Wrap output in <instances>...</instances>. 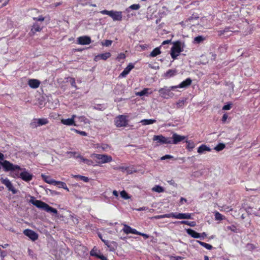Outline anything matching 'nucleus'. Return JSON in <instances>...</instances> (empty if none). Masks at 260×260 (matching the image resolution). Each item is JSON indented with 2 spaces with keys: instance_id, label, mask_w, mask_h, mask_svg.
<instances>
[{
  "instance_id": "nucleus-1",
  "label": "nucleus",
  "mask_w": 260,
  "mask_h": 260,
  "mask_svg": "<svg viewBox=\"0 0 260 260\" xmlns=\"http://www.w3.org/2000/svg\"><path fill=\"white\" fill-rule=\"evenodd\" d=\"M30 202L37 208L47 212L52 213L55 214L57 213V210L56 209L49 206L47 204L40 200H35L34 197L31 198Z\"/></svg>"
},
{
  "instance_id": "nucleus-2",
  "label": "nucleus",
  "mask_w": 260,
  "mask_h": 260,
  "mask_svg": "<svg viewBox=\"0 0 260 260\" xmlns=\"http://www.w3.org/2000/svg\"><path fill=\"white\" fill-rule=\"evenodd\" d=\"M176 88L175 86H165L158 90L159 95L163 99H169L173 98L174 94L172 92Z\"/></svg>"
},
{
  "instance_id": "nucleus-3",
  "label": "nucleus",
  "mask_w": 260,
  "mask_h": 260,
  "mask_svg": "<svg viewBox=\"0 0 260 260\" xmlns=\"http://www.w3.org/2000/svg\"><path fill=\"white\" fill-rule=\"evenodd\" d=\"M90 156L94 159H95L98 165L108 163L112 161V157L106 154L93 153L91 154Z\"/></svg>"
},
{
  "instance_id": "nucleus-4",
  "label": "nucleus",
  "mask_w": 260,
  "mask_h": 260,
  "mask_svg": "<svg viewBox=\"0 0 260 260\" xmlns=\"http://www.w3.org/2000/svg\"><path fill=\"white\" fill-rule=\"evenodd\" d=\"M184 47V43L177 41L173 44V46L171 48V57L174 59L179 56L180 52L183 51Z\"/></svg>"
},
{
  "instance_id": "nucleus-5",
  "label": "nucleus",
  "mask_w": 260,
  "mask_h": 260,
  "mask_svg": "<svg viewBox=\"0 0 260 260\" xmlns=\"http://www.w3.org/2000/svg\"><path fill=\"white\" fill-rule=\"evenodd\" d=\"M100 13L103 15H107L111 17L114 21H120L122 19V13L121 11L102 10Z\"/></svg>"
},
{
  "instance_id": "nucleus-6",
  "label": "nucleus",
  "mask_w": 260,
  "mask_h": 260,
  "mask_svg": "<svg viewBox=\"0 0 260 260\" xmlns=\"http://www.w3.org/2000/svg\"><path fill=\"white\" fill-rule=\"evenodd\" d=\"M12 172H16V175L17 177L21 178L23 181L29 182L32 178V175L30 174L25 168L21 169H17L15 171H11Z\"/></svg>"
},
{
  "instance_id": "nucleus-7",
  "label": "nucleus",
  "mask_w": 260,
  "mask_h": 260,
  "mask_svg": "<svg viewBox=\"0 0 260 260\" xmlns=\"http://www.w3.org/2000/svg\"><path fill=\"white\" fill-rule=\"evenodd\" d=\"M154 141H157L159 144H172V139L169 137H165L162 135H154L153 137Z\"/></svg>"
},
{
  "instance_id": "nucleus-8",
  "label": "nucleus",
  "mask_w": 260,
  "mask_h": 260,
  "mask_svg": "<svg viewBox=\"0 0 260 260\" xmlns=\"http://www.w3.org/2000/svg\"><path fill=\"white\" fill-rule=\"evenodd\" d=\"M114 122L117 127H124L127 124V120L125 116L120 115L115 118Z\"/></svg>"
},
{
  "instance_id": "nucleus-9",
  "label": "nucleus",
  "mask_w": 260,
  "mask_h": 260,
  "mask_svg": "<svg viewBox=\"0 0 260 260\" xmlns=\"http://www.w3.org/2000/svg\"><path fill=\"white\" fill-rule=\"evenodd\" d=\"M48 123V120L46 118H36L34 119L30 123L31 128H35L38 126L45 125Z\"/></svg>"
},
{
  "instance_id": "nucleus-10",
  "label": "nucleus",
  "mask_w": 260,
  "mask_h": 260,
  "mask_svg": "<svg viewBox=\"0 0 260 260\" xmlns=\"http://www.w3.org/2000/svg\"><path fill=\"white\" fill-rule=\"evenodd\" d=\"M1 181H2V183L6 186V187L8 188V189L9 191H12V193L14 194H15L17 193V190L14 187L12 183L11 182V181L8 179L2 178L1 179Z\"/></svg>"
},
{
  "instance_id": "nucleus-11",
  "label": "nucleus",
  "mask_w": 260,
  "mask_h": 260,
  "mask_svg": "<svg viewBox=\"0 0 260 260\" xmlns=\"http://www.w3.org/2000/svg\"><path fill=\"white\" fill-rule=\"evenodd\" d=\"M77 117L76 115H73L71 118L68 119H61V123L64 125L71 126L74 125L77 126V125L75 123V119Z\"/></svg>"
},
{
  "instance_id": "nucleus-12",
  "label": "nucleus",
  "mask_w": 260,
  "mask_h": 260,
  "mask_svg": "<svg viewBox=\"0 0 260 260\" xmlns=\"http://www.w3.org/2000/svg\"><path fill=\"white\" fill-rule=\"evenodd\" d=\"M23 234L34 241H36L38 238V234L34 231L29 229L25 230L23 231Z\"/></svg>"
},
{
  "instance_id": "nucleus-13",
  "label": "nucleus",
  "mask_w": 260,
  "mask_h": 260,
  "mask_svg": "<svg viewBox=\"0 0 260 260\" xmlns=\"http://www.w3.org/2000/svg\"><path fill=\"white\" fill-rule=\"evenodd\" d=\"M172 144H177L186 139V137L181 136L176 133H174L172 137Z\"/></svg>"
},
{
  "instance_id": "nucleus-14",
  "label": "nucleus",
  "mask_w": 260,
  "mask_h": 260,
  "mask_svg": "<svg viewBox=\"0 0 260 260\" xmlns=\"http://www.w3.org/2000/svg\"><path fill=\"white\" fill-rule=\"evenodd\" d=\"M77 41L79 44L82 45H88L91 42L90 38L86 36L78 38Z\"/></svg>"
},
{
  "instance_id": "nucleus-15",
  "label": "nucleus",
  "mask_w": 260,
  "mask_h": 260,
  "mask_svg": "<svg viewBox=\"0 0 260 260\" xmlns=\"http://www.w3.org/2000/svg\"><path fill=\"white\" fill-rule=\"evenodd\" d=\"M123 228L122 231L126 234H134L137 235V234H140V232H138L136 229H133L125 224H123Z\"/></svg>"
},
{
  "instance_id": "nucleus-16",
  "label": "nucleus",
  "mask_w": 260,
  "mask_h": 260,
  "mask_svg": "<svg viewBox=\"0 0 260 260\" xmlns=\"http://www.w3.org/2000/svg\"><path fill=\"white\" fill-rule=\"evenodd\" d=\"M211 149L205 144H202L199 146L198 148V153L200 154H203L206 153V152H210Z\"/></svg>"
},
{
  "instance_id": "nucleus-17",
  "label": "nucleus",
  "mask_w": 260,
  "mask_h": 260,
  "mask_svg": "<svg viewBox=\"0 0 260 260\" xmlns=\"http://www.w3.org/2000/svg\"><path fill=\"white\" fill-rule=\"evenodd\" d=\"M134 68V66L132 63H129L124 69V70L121 73V74L119 75V77L124 78L127 75L129 74L130 71Z\"/></svg>"
},
{
  "instance_id": "nucleus-18",
  "label": "nucleus",
  "mask_w": 260,
  "mask_h": 260,
  "mask_svg": "<svg viewBox=\"0 0 260 260\" xmlns=\"http://www.w3.org/2000/svg\"><path fill=\"white\" fill-rule=\"evenodd\" d=\"M191 214L188 213H176V219H192Z\"/></svg>"
},
{
  "instance_id": "nucleus-19",
  "label": "nucleus",
  "mask_w": 260,
  "mask_h": 260,
  "mask_svg": "<svg viewBox=\"0 0 260 260\" xmlns=\"http://www.w3.org/2000/svg\"><path fill=\"white\" fill-rule=\"evenodd\" d=\"M192 82V80L190 78H187L185 80L182 81L180 84L178 85L175 86L176 88H186L189 86Z\"/></svg>"
},
{
  "instance_id": "nucleus-20",
  "label": "nucleus",
  "mask_w": 260,
  "mask_h": 260,
  "mask_svg": "<svg viewBox=\"0 0 260 260\" xmlns=\"http://www.w3.org/2000/svg\"><path fill=\"white\" fill-rule=\"evenodd\" d=\"M28 84L32 88H37L39 86L40 82L37 79H29L28 81Z\"/></svg>"
},
{
  "instance_id": "nucleus-21",
  "label": "nucleus",
  "mask_w": 260,
  "mask_h": 260,
  "mask_svg": "<svg viewBox=\"0 0 260 260\" xmlns=\"http://www.w3.org/2000/svg\"><path fill=\"white\" fill-rule=\"evenodd\" d=\"M186 231L188 235H189L190 236H191L192 237H193L194 238H201L200 234L199 233H197V232L194 231V230H193L192 229H188L186 230Z\"/></svg>"
},
{
  "instance_id": "nucleus-22",
  "label": "nucleus",
  "mask_w": 260,
  "mask_h": 260,
  "mask_svg": "<svg viewBox=\"0 0 260 260\" xmlns=\"http://www.w3.org/2000/svg\"><path fill=\"white\" fill-rule=\"evenodd\" d=\"M111 56V53L109 52H106L104 53L100 54L95 56V60H97L98 59H103L106 60L107 58H109Z\"/></svg>"
},
{
  "instance_id": "nucleus-23",
  "label": "nucleus",
  "mask_w": 260,
  "mask_h": 260,
  "mask_svg": "<svg viewBox=\"0 0 260 260\" xmlns=\"http://www.w3.org/2000/svg\"><path fill=\"white\" fill-rule=\"evenodd\" d=\"M150 89L149 88H145L141 91L137 92L136 93V95L137 96H142L143 95H148L152 93V91L149 92Z\"/></svg>"
},
{
  "instance_id": "nucleus-24",
  "label": "nucleus",
  "mask_w": 260,
  "mask_h": 260,
  "mask_svg": "<svg viewBox=\"0 0 260 260\" xmlns=\"http://www.w3.org/2000/svg\"><path fill=\"white\" fill-rule=\"evenodd\" d=\"M185 142L187 144L186 148L188 151H192V149L195 147L196 145L192 141L186 140Z\"/></svg>"
},
{
  "instance_id": "nucleus-25",
  "label": "nucleus",
  "mask_w": 260,
  "mask_h": 260,
  "mask_svg": "<svg viewBox=\"0 0 260 260\" xmlns=\"http://www.w3.org/2000/svg\"><path fill=\"white\" fill-rule=\"evenodd\" d=\"M42 177L44 180L47 183L50 184H54L55 180L52 179L50 177L46 176L44 175H42Z\"/></svg>"
},
{
  "instance_id": "nucleus-26",
  "label": "nucleus",
  "mask_w": 260,
  "mask_h": 260,
  "mask_svg": "<svg viewBox=\"0 0 260 260\" xmlns=\"http://www.w3.org/2000/svg\"><path fill=\"white\" fill-rule=\"evenodd\" d=\"M54 185L58 186L59 188H62L67 191H69L66 184L63 182L55 181Z\"/></svg>"
},
{
  "instance_id": "nucleus-27",
  "label": "nucleus",
  "mask_w": 260,
  "mask_h": 260,
  "mask_svg": "<svg viewBox=\"0 0 260 260\" xmlns=\"http://www.w3.org/2000/svg\"><path fill=\"white\" fill-rule=\"evenodd\" d=\"M71 155V156H73L75 158H79L80 159V161L82 162H84V160H85L86 158L83 157L82 156H81L80 154H77V153L76 152H70L68 153Z\"/></svg>"
},
{
  "instance_id": "nucleus-28",
  "label": "nucleus",
  "mask_w": 260,
  "mask_h": 260,
  "mask_svg": "<svg viewBox=\"0 0 260 260\" xmlns=\"http://www.w3.org/2000/svg\"><path fill=\"white\" fill-rule=\"evenodd\" d=\"M177 74V71L176 70H168L165 75L166 78L172 77Z\"/></svg>"
},
{
  "instance_id": "nucleus-29",
  "label": "nucleus",
  "mask_w": 260,
  "mask_h": 260,
  "mask_svg": "<svg viewBox=\"0 0 260 260\" xmlns=\"http://www.w3.org/2000/svg\"><path fill=\"white\" fill-rule=\"evenodd\" d=\"M41 30L42 28L38 23H34L32 26L31 32L35 34L37 31H40Z\"/></svg>"
},
{
  "instance_id": "nucleus-30",
  "label": "nucleus",
  "mask_w": 260,
  "mask_h": 260,
  "mask_svg": "<svg viewBox=\"0 0 260 260\" xmlns=\"http://www.w3.org/2000/svg\"><path fill=\"white\" fill-rule=\"evenodd\" d=\"M205 37L202 36H199L195 37L193 39V43L194 44H200L203 42L204 40H205Z\"/></svg>"
},
{
  "instance_id": "nucleus-31",
  "label": "nucleus",
  "mask_w": 260,
  "mask_h": 260,
  "mask_svg": "<svg viewBox=\"0 0 260 260\" xmlns=\"http://www.w3.org/2000/svg\"><path fill=\"white\" fill-rule=\"evenodd\" d=\"M156 122V120L155 119H143L142 120H141L140 122L141 123H142L143 125H149V124H152L154 123H155Z\"/></svg>"
},
{
  "instance_id": "nucleus-32",
  "label": "nucleus",
  "mask_w": 260,
  "mask_h": 260,
  "mask_svg": "<svg viewBox=\"0 0 260 260\" xmlns=\"http://www.w3.org/2000/svg\"><path fill=\"white\" fill-rule=\"evenodd\" d=\"M140 8V5L139 4H133L127 8L125 9V12L127 13H129L130 11V10H137L139 9Z\"/></svg>"
},
{
  "instance_id": "nucleus-33",
  "label": "nucleus",
  "mask_w": 260,
  "mask_h": 260,
  "mask_svg": "<svg viewBox=\"0 0 260 260\" xmlns=\"http://www.w3.org/2000/svg\"><path fill=\"white\" fill-rule=\"evenodd\" d=\"M160 53H161V52L160 51L159 48L157 47L152 50V51L150 54V56L151 57H155L157 55L160 54Z\"/></svg>"
},
{
  "instance_id": "nucleus-34",
  "label": "nucleus",
  "mask_w": 260,
  "mask_h": 260,
  "mask_svg": "<svg viewBox=\"0 0 260 260\" xmlns=\"http://www.w3.org/2000/svg\"><path fill=\"white\" fill-rule=\"evenodd\" d=\"M180 224H186L190 226H194L196 225V223L194 221H189L187 220H182L178 222Z\"/></svg>"
},
{
  "instance_id": "nucleus-35",
  "label": "nucleus",
  "mask_w": 260,
  "mask_h": 260,
  "mask_svg": "<svg viewBox=\"0 0 260 260\" xmlns=\"http://www.w3.org/2000/svg\"><path fill=\"white\" fill-rule=\"evenodd\" d=\"M98 236H99V238L101 239V240L105 243V244L106 245H107V247L110 248V250L112 251L114 249V248L111 247V246L109 243V242L108 241L106 240L103 238L101 234L99 233Z\"/></svg>"
},
{
  "instance_id": "nucleus-36",
  "label": "nucleus",
  "mask_w": 260,
  "mask_h": 260,
  "mask_svg": "<svg viewBox=\"0 0 260 260\" xmlns=\"http://www.w3.org/2000/svg\"><path fill=\"white\" fill-rule=\"evenodd\" d=\"M152 190L158 193L164 192V189L162 187L159 185H155L152 188Z\"/></svg>"
},
{
  "instance_id": "nucleus-37",
  "label": "nucleus",
  "mask_w": 260,
  "mask_h": 260,
  "mask_svg": "<svg viewBox=\"0 0 260 260\" xmlns=\"http://www.w3.org/2000/svg\"><path fill=\"white\" fill-rule=\"evenodd\" d=\"M197 242L198 243H199L201 246H203L204 247L208 250H211L213 248L212 246L209 244H207L205 242H201L200 241H197Z\"/></svg>"
},
{
  "instance_id": "nucleus-38",
  "label": "nucleus",
  "mask_w": 260,
  "mask_h": 260,
  "mask_svg": "<svg viewBox=\"0 0 260 260\" xmlns=\"http://www.w3.org/2000/svg\"><path fill=\"white\" fill-rule=\"evenodd\" d=\"M72 177L74 178H79L80 180H83V181H84L85 182H87L89 181V179L88 177L80 175H72Z\"/></svg>"
},
{
  "instance_id": "nucleus-39",
  "label": "nucleus",
  "mask_w": 260,
  "mask_h": 260,
  "mask_svg": "<svg viewBox=\"0 0 260 260\" xmlns=\"http://www.w3.org/2000/svg\"><path fill=\"white\" fill-rule=\"evenodd\" d=\"M185 99L179 100L176 103V108H180L182 107L185 102Z\"/></svg>"
},
{
  "instance_id": "nucleus-40",
  "label": "nucleus",
  "mask_w": 260,
  "mask_h": 260,
  "mask_svg": "<svg viewBox=\"0 0 260 260\" xmlns=\"http://www.w3.org/2000/svg\"><path fill=\"white\" fill-rule=\"evenodd\" d=\"M225 147V145L223 143H219L216 147L214 149L217 151H220L223 150Z\"/></svg>"
},
{
  "instance_id": "nucleus-41",
  "label": "nucleus",
  "mask_w": 260,
  "mask_h": 260,
  "mask_svg": "<svg viewBox=\"0 0 260 260\" xmlns=\"http://www.w3.org/2000/svg\"><path fill=\"white\" fill-rule=\"evenodd\" d=\"M215 219L216 220H221L223 219V216L218 212H216L215 213Z\"/></svg>"
},
{
  "instance_id": "nucleus-42",
  "label": "nucleus",
  "mask_w": 260,
  "mask_h": 260,
  "mask_svg": "<svg viewBox=\"0 0 260 260\" xmlns=\"http://www.w3.org/2000/svg\"><path fill=\"white\" fill-rule=\"evenodd\" d=\"M71 130L73 131H74L76 133L79 134H80V135H81L82 136H87V134L85 132L80 131L77 130V129H75V128H72Z\"/></svg>"
},
{
  "instance_id": "nucleus-43",
  "label": "nucleus",
  "mask_w": 260,
  "mask_h": 260,
  "mask_svg": "<svg viewBox=\"0 0 260 260\" xmlns=\"http://www.w3.org/2000/svg\"><path fill=\"white\" fill-rule=\"evenodd\" d=\"M120 196L124 199H128L130 198V197L124 190H123L120 192Z\"/></svg>"
},
{
  "instance_id": "nucleus-44",
  "label": "nucleus",
  "mask_w": 260,
  "mask_h": 260,
  "mask_svg": "<svg viewBox=\"0 0 260 260\" xmlns=\"http://www.w3.org/2000/svg\"><path fill=\"white\" fill-rule=\"evenodd\" d=\"M100 254V252L99 251H98L97 249H93L90 251V254L92 256H95L96 257H98L99 254Z\"/></svg>"
},
{
  "instance_id": "nucleus-45",
  "label": "nucleus",
  "mask_w": 260,
  "mask_h": 260,
  "mask_svg": "<svg viewBox=\"0 0 260 260\" xmlns=\"http://www.w3.org/2000/svg\"><path fill=\"white\" fill-rule=\"evenodd\" d=\"M84 164L87 165L88 166H90V165H92V166H95V165H93V161L91 160H90V159H86L85 160H84V162H83Z\"/></svg>"
},
{
  "instance_id": "nucleus-46",
  "label": "nucleus",
  "mask_w": 260,
  "mask_h": 260,
  "mask_svg": "<svg viewBox=\"0 0 260 260\" xmlns=\"http://www.w3.org/2000/svg\"><path fill=\"white\" fill-rule=\"evenodd\" d=\"M112 43V41H111V40H106L104 42L102 43V45L103 46H110Z\"/></svg>"
},
{
  "instance_id": "nucleus-47",
  "label": "nucleus",
  "mask_w": 260,
  "mask_h": 260,
  "mask_svg": "<svg viewBox=\"0 0 260 260\" xmlns=\"http://www.w3.org/2000/svg\"><path fill=\"white\" fill-rule=\"evenodd\" d=\"M176 213H170L169 214H166V218H176Z\"/></svg>"
},
{
  "instance_id": "nucleus-48",
  "label": "nucleus",
  "mask_w": 260,
  "mask_h": 260,
  "mask_svg": "<svg viewBox=\"0 0 260 260\" xmlns=\"http://www.w3.org/2000/svg\"><path fill=\"white\" fill-rule=\"evenodd\" d=\"M70 82L71 84V85L74 87L76 89H77V87L76 85V81H75V78H72L70 79Z\"/></svg>"
},
{
  "instance_id": "nucleus-49",
  "label": "nucleus",
  "mask_w": 260,
  "mask_h": 260,
  "mask_svg": "<svg viewBox=\"0 0 260 260\" xmlns=\"http://www.w3.org/2000/svg\"><path fill=\"white\" fill-rule=\"evenodd\" d=\"M125 58V54L123 53H120L119 54H118V55L117 56L116 59L118 60V61H120L121 59H123Z\"/></svg>"
},
{
  "instance_id": "nucleus-50",
  "label": "nucleus",
  "mask_w": 260,
  "mask_h": 260,
  "mask_svg": "<svg viewBox=\"0 0 260 260\" xmlns=\"http://www.w3.org/2000/svg\"><path fill=\"white\" fill-rule=\"evenodd\" d=\"M76 118H77L78 119V120L80 122H83L84 123L87 122V120L84 116H79V117L77 116Z\"/></svg>"
},
{
  "instance_id": "nucleus-51",
  "label": "nucleus",
  "mask_w": 260,
  "mask_h": 260,
  "mask_svg": "<svg viewBox=\"0 0 260 260\" xmlns=\"http://www.w3.org/2000/svg\"><path fill=\"white\" fill-rule=\"evenodd\" d=\"M33 19L36 21H43L45 18L43 16H39L38 17H34Z\"/></svg>"
},
{
  "instance_id": "nucleus-52",
  "label": "nucleus",
  "mask_w": 260,
  "mask_h": 260,
  "mask_svg": "<svg viewBox=\"0 0 260 260\" xmlns=\"http://www.w3.org/2000/svg\"><path fill=\"white\" fill-rule=\"evenodd\" d=\"M173 158V156L171 155H166L165 156H162L160 158V159L161 160H165V159H171V158Z\"/></svg>"
},
{
  "instance_id": "nucleus-53",
  "label": "nucleus",
  "mask_w": 260,
  "mask_h": 260,
  "mask_svg": "<svg viewBox=\"0 0 260 260\" xmlns=\"http://www.w3.org/2000/svg\"><path fill=\"white\" fill-rule=\"evenodd\" d=\"M231 105L228 104V105H224L222 109L224 110H229L231 109Z\"/></svg>"
},
{
  "instance_id": "nucleus-54",
  "label": "nucleus",
  "mask_w": 260,
  "mask_h": 260,
  "mask_svg": "<svg viewBox=\"0 0 260 260\" xmlns=\"http://www.w3.org/2000/svg\"><path fill=\"white\" fill-rule=\"evenodd\" d=\"M97 257L100 258L102 260H107L106 257H105L103 254H99V255Z\"/></svg>"
},
{
  "instance_id": "nucleus-55",
  "label": "nucleus",
  "mask_w": 260,
  "mask_h": 260,
  "mask_svg": "<svg viewBox=\"0 0 260 260\" xmlns=\"http://www.w3.org/2000/svg\"><path fill=\"white\" fill-rule=\"evenodd\" d=\"M228 115L226 114H224L222 116V122H225V121L226 120V119L228 118Z\"/></svg>"
},
{
  "instance_id": "nucleus-56",
  "label": "nucleus",
  "mask_w": 260,
  "mask_h": 260,
  "mask_svg": "<svg viewBox=\"0 0 260 260\" xmlns=\"http://www.w3.org/2000/svg\"><path fill=\"white\" fill-rule=\"evenodd\" d=\"M200 235H201L200 238H201L202 239H204L205 237H207V234L205 232H203L202 234H200Z\"/></svg>"
},
{
  "instance_id": "nucleus-57",
  "label": "nucleus",
  "mask_w": 260,
  "mask_h": 260,
  "mask_svg": "<svg viewBox=\"0 0 260 260\" xmlns=\"http://www.w3.org/2000/svg\"><path fill=\"white\" fill-rule=\"evenodd\" d=\"M137 235L142 236L143 237H145V238H148L149 237V236L147 234L142 233L140 232V234H137Z\"/></svg>"
},
{
  "instance_id": "nucleus-58",
  "label": "nucleus",
  "mask_w": 260,
  "mask_h": 260,
  "mask_svg": "<svg viewBox=\"0 0 260 260\" xmlns=\"http://www.w3.org/2000/svg\"><path fill=\"white\" fill-rule=\"evenodd\" d=\"M147 208L146 207H141L140 208L137 209L136 210L138 211H141L146 210H147Z\"/></svg>"
},
{
  "instance_id": "nucleus-59",
  "label": "nucleus",
  "mask_w": 260,
  "mask_h": 260,
  "mask_svg": "<svg viewBox=\"0 0 260 260\" xmlns=\"http://www.w3.org/2000/svg\"><path fill=\"white\" fill-rule=\"evenodd\" d=\"M4 155L0 152V161H4Z\"/></svg>"
},
{
  "instance_id": "nucleus-60",
  "label": "nucleus",
  "mask_w": 260,
  "mask_h": 260,
  "mask_svg": "<svg viewBox=\"0 0 260 260\" xmlns=\"http://www.w3.org/2000/svg\"><path fill=\"white\" fill-rule=\"evenodd\" d=\"M171 42V40H166V41H164L162 43V45H165V44H169Z\"/></svg>"
},
{
  "instance_id": "nucleus-61",
  "label": "nucleus",
  "mask_w": 260,
  "mask_h": 260,
  "mask_svg": "<svg viewBox=\"0 0 260 260\" xmlns=\"http://www.w3.org/2000/svg\"><path fill=\"white\" fill-rule=\"evenodd\" d=\"M113 194L116 197H117L118 196V193L116 190L113 191Z\"/></svg>"
},
{
  "instance_id": "nucleus-62",
  "label": "nucleus",
  "mask_w": 260,
  "mask_h": 260,
  "mask_svg": "<svg viewBox=\"0 0 260 260\" xmlns=\"http://www.w3.org/2000/svg\"><path fill=\"white\" fill-rule=\"evenodd\" d=\"M183 201L184 202H186V200L185 198H181V199H180V203H182Z\"/></svg>"
},
{
  "instance_id": "nucleus-63",
  "label": "nucleus",
  "mask_w": 260,
  "mask_h": 260,
  "mask_svg": "<svg viewBox=\"0 0 260 260\" xmlns=\"http://www.w3.org/2000/svg\"><path fill=\"white\" fill-rule=\"evenodd\" d=\"M155 219H161L160 215H157L154 217Z\"/></svg>"
},
{
  "instance_id": "nucleus-64",
  "label": "nucleus",
  "mask_w": 260,
  "mask_h": 260,
  "mask_svg": "<svg viewBox=\"0 0 260 260\" xmlns=\"http://www.w3.org/2000/svg\"><path fill=\"white\" fill-rule=\"evenodd\" d=\"M204 259H205V260H209V257L207 256H205Z\"/></svg>"
}]
</instances>
